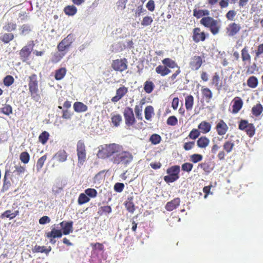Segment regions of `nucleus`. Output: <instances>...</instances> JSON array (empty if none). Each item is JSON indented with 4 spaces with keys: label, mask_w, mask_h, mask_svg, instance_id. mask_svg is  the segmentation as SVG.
<instances>
[{
    "label": "nucleus",
    "mask_w": 263,
    "mask_h": 263,
    "mask_svg": "<svg viewBox=\"0 0 263 263\" xmlns=\"http://www.w3.org/2000/svg\"><path fill=\"white\" fill-rule=\"evenodd\" d=\"M15 170L13 172V173H16L17 175L23 174L25 171V167L21 166L20 164H16L14 166Z\"/></svg>",
    "instance_id": "nucleus-51"
},
{
    "label": "nucleus",
    "mask_w": 263,
    "mask_h": 263,
    "mask_svg": "<svg viewBox=\"0 0 263 263\" xmlns=\"http://www.w3.org/2000/svg\"><path fill=\"white\" fill-rule=\"evenodd\" d=\"M16 25L15 24H13L12 23H8L7 25H6L4 27V29L7 31H11L15 29Z\"/></svg>",
    "instance_id": "nucleus-60"
},
{
    "label": "nucleus",
    "mask_w": 263,
    "mask_h": 263,
    "mask_svg": "<svg viewBox=\"0 0 263 263\" xmlns=\"http://www.w3.org/2000/svg\"><path fill=\"white\" fill-rule=\"evenodd\" d=\"M14 38V35L11 33H5L1 36V40L5 43H8Z\"/></svg>",
    "instance_id": "nucleus-39"
},
{
    "label": "nucleus",
    "mask_w": 263,
    "mask_h": 263,
    "mask_svg": "<svg viewBox=\"0 0 263 263\" xmlns=\"http://www.w3.org/2000/svg\"><path fill=\"white\" fill-rule=\"evenodd\" d=\"M90 200L89 198L87 196L85 193H81L80 194L78 198V202L79 204L82 205L86 202H88Z\"/></svg>",
    "instance_id": "nucleus-37"
},
{
    "label": "nucleus",
    "mask_w": 263,
    "mask_h": 263,
    "mask_svg": "<svg viewBox=\"0 0 263 263\" xmlns=\"http://www.w3.org/2000/svg\"><path fill=\"white\" fill-rule=\"evenodd\" d=\"M10 172L8 170L6 171L5 176H4V184L2 187V191L4 192L8 190L9 187L11 185V183L9 180H7V176L9 175Z\"/></svg>",
    "instance_id": "nucleus-28"
},
{
    "label": "nucleus",
    "mask_w": 263,
    "mask_h": 263,
    "mask_svg": "<svg viewBox=\"0 0 263 263\" xmlns=\"http://www.w3.org/2000/svg\"><path fill=\"white\" fill-rule=\"evenodd\" d=\"M240 29L241 27L239 24L232 23L229 25L227 32L229 36H234L240 31Z\"/></svg>",
    "instance_id": "nucleus-10"
},
{
    "label": "nucleus",
    "mask_w": 263,
    "mask_h": 263,
    "mask_svg": "<svg viewBox=\"0 0 263 263\" xmlns=\"http://www.w3.org/2000/svg\"><path fill=\"white\" fill-rule=\"evenodd\" d=\"M74 110L78 112H84L87 110V106L82 102H75L73 104Z\"/></svg>",
    "instance_id": "nucleus-23"
},
{
    "label": "nucleus",
    "mask_w": 263,
    "mask_h": 263,
    "mask_svg": "<svg viewBox=\"0 0 263 263\" xmlns=\"http://www.w3.org/2000/svg\"><path fill=\"white\" fill-rule=\"evenodd\" d=\"M73 41V36L69 34L60 42L69 48Z\"/></svg>",
    "instance_id": "nucleus-38"
},
{
    "label": "nucleus",
    "mask_w": 263,
    "mask_h": 263,
    "mask_svg": "<svg viewBox=\"0 0 263 263\" xmlns=\"http://www.w3.org/2000/svg\"><path fill=\"white\" fill-rule=\"evenodd\" d=\"M163 64L167 68H174L178 67L177 63L173 60L170 58H165L162 61Z\"/></svg>",
    "instance_id": "nucleus-24"
},
{
    "label": "nucleus",
    "mask_w": 263,
    "mask_h": 263,
    "mask_svg": "<svg viewBox=\"0 0 263 263\" xmlns=\"http://www.w3.org/2000/svg\"><path fill=\"white\" fill-rule=\"evenodd\" d=\"M202 63V60L200 57L195 56L194 57L190 63V65L192 69L198 70Z\"/></svg>",
    "instance_id": "nucleus-13"
},
{
    "label": "nucleus",
    "mask_w": 263,
    "mask_h": 263,
    "mask_svg": "<svg viewBox=\"0 0 263 263\" xmlns=\"http://www.w3.org/2000/svg\"><path fill=\"white\" fill-rule=\"evenodd\" d=\"M258 83V79L256 77L251 76L250 77L248 81L247 84L248 85L252 88H254L257 87Z\"/></svg>",
    "instance_id": "nucleus-33"
},
{
    "label": "nucleus",
    "mask_w": 263,
    "mask_h": 263,
    "mask_svg": "<svg viewBox=\"0 0 263 263\" xmlns=\"http://www.w3.org/2000/svg\"><path fill=\"white\" fill-rule=\"evenodd\" d=\"M14 81V80L12 76L8 75L4 78L3 82L5 86H10L13 83Z\"/></svg>",
    "instance_id": "nucleus-45"
},
{
    "label": "nucleus",
    "mask_w": 263,
    "mask_h": 263,
    "mask_svg": "<svg viewBox=\"0 0 263 263\" xmlns=\"http://www.w3.org/2000/svg\"><path fill=\"white\" fill-rule=\"evenodd\" d=\"M262 106L259 103L254 106L252 109V114L255 116H258L262 111Z\"/></svg>",
    "instance_id": "nucleus-36"
},
{
    "label": "nucleus",
    "mask_w": 263,
    "mask_h": 263,
    "mask_svg": "<svg viewBox=\"0 0 263 263\" xmlns=\"http://www.w3.org/2000/svg\"><path fill=\"white\" fill-rule=\"evenodd\" d=\"M2 112L6 115H9L12 113V108L10 105L6 104L2 108Z\"/></svg>",
    "instance_id": "nucleus-54"
},
{
    "label": "nucleus",
    "mask_w": 263,
    "mask_h": 263,
    "mask_svg": "<svg viewBox=\"0 0 263 263\" xmlns=\"http://www.w3.org/2000/svg\"><path fill=\"white\" fill-rule=\"evenodd\" d=\"M65 55V52H60L59 51L55 52L51 58L52 62L54 63L59 62Z\"/></svg>",
    "instance_id": "nucleus-30"
},
{
    "label": "nucleus",
    "mask_w": 263,
    "mask_h": 263,
    "mask_svg": "<svg viewBox=\"0 0 263 263\" xmlns=\"http://www.w3.org/2000/svg\"><path fill=\"white\" fill-rule=\"evenodd\" d=\"M34 44L33 42H31L27 44V45L24 46L22 50L20 51V54L23 62L26 61L31 51L33 50Z\"/></svg>",
    "instance_id": "nucleus-6"
},
{
    "label": "nucleus",
    "mask_w": 263,
    "mask_h": 263,
    "mask_svg": "<svg viewBox=\"0 0 263 263\" xmlns=\"http://www.w3.org/2000/svg\"><path fill=\"white\" fill-rule=\"evenodd\" d=\"M198 128L201 130V132L206 134L210 131L211 125L209 122L204 121L198 125Z\"/></svg>",
    "instance_id": "nucleus-18"
},
{
    "label": "nucleus",
    "mask_w": 263,
    "mask_h": 263,
    "mask_svg": "<svg viewBox=\"0 0 263 263\" xmlns=\"http://www.w3.org/2000/svg\"><path fill=\"white\" fill-rule=\"evenodd\" d=\"M243 105L242 100L239 98H237L234 100V104L233 105V111L234 114L237 113L241 108Z\"/></svg>",
    "instance_id": "nucleus-17"
},
{
    "label": "nucleus",
    "mask_w": 263,
    "mask_h": 263,
    "mask_svg": "<svg viewBox=\"0 0 263 263\" xmlns=\"http://www.w3.org/2000/svg\"><path fill=\"white\" fill-rule=\"evenodd\" d=\"M20 159L23 163L26 164L29 161L30 156L28 152H24L21 154Z\"/></svg>",
    "instance_id": "nucleus-43"
},
{
    "label": "nucleus",
    "mask_w": 263,
    "mask_h": 263,
    "mask_svg": "<svg viewBox=\"0 0 263 263\" xmlns=\"http://www.w3.org/2000/svg\"><path fill=\"white\" fill-rule=\"evenodd\" d=\"M202 94L205 98V100L207 103L210 102L211 99L212 98L213 93L211 90L208 88H202Z\"/></svg>",
    "instance_id": "nucleus-27"
},
{
    "label": "nucleus",
    "mask_w": 263,
    "mask_h": 263,
    "mask_svg": "<svg viewBox=\"0 0 263 263\" xmlns=\"http://www.w3.org/2000/svg\"><path fill=\"white\" fill-rule=\"evenodd\" d=\"M156 72L164 77L170 73L171 71L164 65H159L156 68Z\"/></svg>",
    "instance_id": "nucleus-20"
},
{
    "label": "nucleus",
    "mask_w": 263,
    "mask_h": 263,
    "mask_svg": "<svg viewBox=\"0 0 263 263\" xmlns=\"http://www.w3.org/2000/svg\"><path fill=\"white\" fill-rule=\"evenodd\" d=\"M124 187V184L123 183H116L114 185V190L116 192L120 193Z\"/></svg>",
    "instance_id": "nucleus-62"
},
{
    "label": "nucleus",
    "mask_w": 263,
    "mask_h": 263,
    "mask_svg": "<svg viewBox=\"0 0 263 263\" xmlns=\"http://www.w3.org/2000/svg\"><path fill=\"white\" fill-rule=\"evenodd\" d=\"M241 58L243 62L250 61L251 55L249 53L248 48L245 47L241 50Z\"/></svg>",
    "instance_id": "nucleus-29"
},
{
    "label": "nucleus",
    "mask_w": 263,
    "mask_h": 263,
    "mask_svg": "<svg viewBox=\"0 0 263 263\" xmlns=\"http://www.w3.org/2000/svg\"><path fill=\"white\" fill-rule=\"evenodd\" d=\"M153 19L152 17L146 16L143 17V20L142 21L141 24L143 26H147L153 23Z\"/></svg>",
    "instance_id": "nucleus-47"
},
{
    "label": "nucleus",
    "mask_w": 263,
    "mask_h": 263,
    "mask_svg": "<svg viewBox=\"0 0 263 263\" xmlns=\"http://www.w3.org/2000/svg\"><path fill=\"white\" fill-rule=\"evenodd\" d=\"M77 11V8L73 6H67L64 8V12L66 14L68 15H74Z\"/></svg>",
    "instance_id": "nucleus-32"
},
{
    "label": "nucleus",
    "mask_w": 263,
    "mask_h": 263,
    "mask_svg": "<svg viewBox=\"0 0 263 263\" xmlns=\"http://www.w3.org/2000/svg\"><path fill=\"white\" fill-rule=\"evenodd\" d=\"M37 76L35 74H32L29 77V89H37L38 88V82L37 80Z\"/></svg>",
    "instance_id": "nucleus-15"
},
{
    "label": "nucleus",
    "mask_w": 263,
    "mask_h": 263,
    "mask_svg": "<svg viewBox=\"0 0 263 263\" xmlns=\"http://www.w3.org/2000/svg\"><path fill=\"white\" fill-rule=\"evenodd\" d=\"M245 131L249 137H253L255 134V127L253 124L250 123L245 129Z\"/></svg>",
    "instance_id": "nucleus-44"
},
{
    "label": "nucleus",
    "mask_w": 263,
    "mask_h": 263,
    "mask_svg": "<svg viewBox=\"0 0 263 263\" xmlns=\"http://www.w3.org/2000/svg\"><path fill=\"white\" fill-rule=\"evenodd\" d=\"M111 121L115 126H118L122 121V117L120 115H114L111 118Z\"/></svg>",
    "instance_id": "nucleus-46"
},
{
    "label": "nucleus",
    "mask_w": 263,
    "mask_h": 263,
    "mask_svg": "<svg viewBox=\"0 0 263 263\" xmlns=\"http://www.w3.org/2000/svg\"><path fill=\"white\" fill-rule=\"evenodd\" d=\"M77 152L78 157V165L80 166L84 164L86 159L85 146L81 140L79 141L77 143Z\"/></svg>",
    "instance_id": "nucleus-3"
},
{
    "label": "nucleus",
    "mask_w": 263,
    "mask_h": 263,
    "mask_svg": "<svg viewBox=\"0 0 263 263\" xmlns=\"http://www.w3.org/2000/svg\"><path fill=\"white\" fill-rule=\"evenodd\" d=\"M210 143V140L205 136L201 137L197 141V146L201 148H205Z\"/></svg>",
    "instance_id": "nucleus-19"
},
{
    "label": "nucleus",
    "mask_w": 263,
    "mask_h": 263,
    "mask_svg": "<svg viewBox=\"0 0 263 263\" xmlns=\"http://www.w3.org/2000/svg\"><path fill=\"white\" fill-rule=\"evenodd\" d=\"M66 69L65 68H61L56 71L55 79L57 80H62L65 76Z\"/></svg>",
    "instance_id": "nucleus-31"
},
{
    "label": "nucleus",
    "mask_w": 263,
    "mask_h": 263,
    "mask_svg": "<svg viewBox=\"0 0 263 263\" xmlns=\"http://www.w3.org/2000/svg\"><path fill=\"white\" fill-rule=\"evenodd\" d=\"M154 111L153 107L152 106H147L144 110L145 118L146 120H149L152 118V114Z\"/></svg>",
    "instance_id": "nucleus-40"
},
{
    "label": "nucleus",
    "mask_w": 263,
    "mask_h": 263,
    "mask_svg": "<svg viewBox=\"0 0 263 263\" xmlns=\"http://www.w3.org/2000/svg\"><path fill=\"white\" fill-rule=\"evenodd\" d=\"M51 248L50 247H49L48 248H46L44 246H40L36 245L33 249L32 251L34 253H45L46 255H47L49 252H50Z\"/></svg>",
    "instance_id": "nucleus-22"
},
{
    "label": "nucleus",
    "mask_w": 263,
    "mask_h": 263,
    "mask_svg": "<svg viewBox=\"0 0 263 263\" xmlns=\"http://www.w3.org/2000/svg\"><path fill=\"white\" fill-rule=\"evenodd\" d=\"M47 159L46 155H44L41 157L37 161L36 167L37 172H39L43 167L45 160Z\"/></svg>",
    "instance_id": "nucleus-42"
},
{
    "label": "nucleus",
    "mask_w": 263,
    "mask_h": 263,
    "mask_svg": "<svg viewBox=\"0 0 263 263\" xmlns=\"http://www.w3.org/2000/svg\"><path fill=\"white\" fill-rule=\"evenodd\" d=\"M85 193L89 197L95 198L97 195V192L94 189L89 188L85 191Z\"/></svg>",
    "instance_id": "nucleus-48"
},
{
    "label": "nucleus",
    "mask_w": 263,
    "mask_h": 263,
    "mask_svg": "<svg viewBox=\"0 0 263 263\" xmlns=\"http://www.w3.org/2000/svg\"><path fill=\"white\" fill-rule=\"evenodd\" d=\"M180 202L179 198H175L171 201L168 202L165 205L166 210L168 211H173L179 205Z\"/></svg>",
    "instance_id": "nucleus-14"
},
{
    "label": "nucleus",
    "mask_w": 263,
    "mask_h": 263,
    "mask_svg": "<svg viewBox=\"0 0 263 263\" xmlns=\"http://www.w3.org/2000/svg\"><path fill=\"white\" fill-rule=\"evenodd\" d=\"M155 85L152 81H146L144 83V89L146 92L149 93L152 92Z\"/></svg>",
    "instance_id": "nucleus-35"
},
{
    "label": "nucleus",
    "mask_w": 263,
    "mask_h": 263,
    "mask_svg": "<svg viewBox=\"0 0 263 263\" xmlns=\"http://www.w3.org/2000/svg\"><path fill=\"white\" fill-rule=\"evenodd\" d=\"M68 155L64 150H60L53 156V159L59 162H64L67 160Z\"/></svg>",
    "instance_id": "nucleus-12"
},
{
    "label": "nucleus",
    "mask_w": 263,
    "mask_h": 263,
    "mask_svg": "<svg viewBox=\"0 0 263 263\" xmlns=\"http://www.w3.org/2000/svg\"><path fill=\"white\" fill-rule=\"evenodd\" d=\"M234 146V144L230 141H227L223 144V149H224L228 153H230Z\"/></svg>",
    "instance_id": "nucleus-50"
},
{
    "label": "nucleus",
    "mask_w": 263,
    "mask_h": 263,
    "mask_svg": "<svg viewBox=\"0 0 263 263\" xmlns=\"http://www.w3.org/2000/svg\"><path fill=\"white\" fill-rule=\"evenodd\" d=\"M123 114L125 124L128 126L132 125L135 122L133 109L130 107H126L124 109Z\"/></svg>",
    "instance_id": "nucleus-5"
},
{
    "label": "nucleus",
    "mask_w": 263,
    "mask_h": 263,
    "mask_svg": "<svg viewBox=\"0 0 263 263\" xmlns=\"http://www.w3.org/2000/svg\"><path fill=\"white\" fill-rule=\"evenodd\" d=\"M193 165L190 163H184L181 166L182 171L184 172H190L192 170Z\"/></svg>",
    "instance_id": "nucleus-55"
},
{
    "label": "nucleus",
    "mask_w": 263,
    "mask_h": 263,
    "mask_svg": "<svg viewBox=\"0 0 263 263\" xmlns=\"http://www.w3.org/2000/svg\"><path fill=\"white\" fill-rule=\"evenodd\" d=\"M178 122L177 118L172 116L170 117L167 120V124L170 125L174 126L177 124Z\"/></svg>",
    "instance_id": "nucleus-58"
},
{
    "label": "nucleus",
    "mask_w": 263,
    "mask_h": 263,
    "mask_svg": "<svg viewBox=\"0 0 263 263\" xmlns=\"http://www.w3.org/2000/svg\"><path fill=\"white\" fill-rule=\"evenodd\" d=\"M216 128L218 135H223L227 133L228 126L222 120H220L217 124Z\"/></svg>",
    "instance_id": "nucleus-11"
},
{
    "label": "nucleus",
    "mask_w": 263,
    "mask_h": 263,
    "mask_svg": "<svg viewBox=\"0 0 263 263\" xmlns=\"http://www.w3.org/2000/svg\"><path fill=\"white\" fill-rule=\"evenodd\" d=\"M125 206L129 212L133 213L135 210V205L132 202H127L125 203Z\"/></svg>",
    "instance_id": "nucleus-63"
},
{
    "label": "nucleus",
    "mask_w": 263,
    "mask_h": 263,
    "mask_svg": "<svg viewBox=\"0 0 263 263\" xmlns=\"http://www.w3.org/2000/svg\"><path fill=\"white\" fill-rule=\"evenodd\" d=\"M202 156L200 154H195L191 156V161L194 163H197L202 159Z\"/></svg>",
    "instance_id": "nucleus-56"
},
{
    "label": "nucleus",
    "mask_w": 263,
    "mask_h": 263,
    "mask_svg": "<svg viewBox=\"0 0 263 263\" xmlns=\"http://www.w3.org/2000/svg\"><path fill=\"white\" fill-rule=\"evenodd\" d=\"M61 228L63 230V233L64 235H68L71 233L73 231L72 229V221L64 222L62 221L60 223Z\"/></svg>",
    "instance_id": "nucleus-9"
},
{
    "label": "nucleus",
    "mask_w": 263,
    "mask_h": 263,
    "mask_svg": "<svg viewBox=\"0 0 263 263\" xmlns=\"http://www.w3.org/2000/svg\"><path fill=\"white\" fill-rule=\"evenodd\" d=\"M200 131H199L197 129H193L191 131L189 135V137H190V139L195 140L200 136Z\"/></svg>",
    "instance_id": "nucleus-52"
},
{
    "label": "nucleus",
    "mask_w": 263,
    "mask_h": 263,
    "mask_svg": "<svg viewBox=\"0 0 263 263\" xmlns=\"http://www.w3.org/2000/svg\"><path fill=\"white\" fill-rule=\"evenodd\" d=\"M194 16L197 18H200L203 16H208L210 14V11L208 10H197L195 9L193 10Z\"/></svg>",
    "instance_id": "nucleus-26"
},
{
    "label": "nucleus",
    "mask_w": 263,
    "mask_h": 263,
    "mask_svg": "<svg viewBox=\"0 0 263 263\" xmlns=\"http://www.w3.org/2000/svg\"><path fill=\"white\" fill-rule=\"evenodd\" d=\"M236 15V12L234 10L229 11L226 15L227 18L230 21H233Z\"/></svg>",
    "instance_id": "nucleus-61"
},
{
    "label": "nucleus",
    "mask_w": 263,
    "mask_h": 263,
    "mask_svg": "<svg viewBox=\"0 0 263 263\" xmlns=\"http://www.w3.org/2000/svg\"><path fill=\"white\" fill-rule=\"evenodd\" d=\"M128 91V89L125 86H122L118 89L116 91V95L112 97L111 101L117 102L119 101Z\"/></svg>",
    "instance_id": "nucleus-8"
},
{
    "label": "nucleus",
    "mask_w": 263,
    "mask_h": 263,
    "mask_svg": "<svg viewBox=\"0 0 263 263\" xmlns=\"http://www.w3.org/2000/svg\"><path fill=\"white\" fill-rule=\"evenodd\" d=\"M180 171V166L179 165H174L168 168L166 170V173L168 175L172 176L176 178L179 179V174Z\"/></svg>",
    "instance_id": "nucleus-16"
},
{
    "label": "nucleus",
    "mask_w": 263,
    "mask_h": 263,
    "mask_svg": "<svg viewBox=\"0 0 263 263\" xmlns=\"http://www.w3.org/2000/svg\"><path fill=\"white\" fill-rule=\"evenodd\" d=\"M62 236V231L57 230L55 228H52L51 231L47 234V237L48 238H60Z\"/></svg>",
    "instance_id": "nucleus-21"
},
{
    "label": "nucleus",
    "mask_w": 263,
    "mask_h": 263,
    "mask_svg": "<svg viewBox=\"0 0 263 263\" xmlns=\"http://www.w3.org/2000/svg\"><path fill=\"white\" fill-rule=\"evenodd\" d=\"M194 103V98L192 95H189L185 98V106L188 110H191Z\"/></svg>",
    "instance_id": "nucleus-25"
},
{
    "label": "nucleus",
    "mask_w": 263,
    "mask_h": 263,
    "mask_svg": "<svg viewBox=\"0 0 263 263\" xmlns=\"http://www.w3.org/2000/svg\"><path fill=\"white\" fill-rule=\"evenodd\" d=\"M49 133L46 131L43 132L39 136V140L42 144H44L49 138Z\"/></svg>",
    "instance_id": "nucleus-49"
},
{
    "label": "nucleus",
    "mask_w": 263,
    "mask_h": 263,
    "mask_svg": "<svg viewBox=\"0 0 263 263\" xmlns=\"http://www.w3.org/2000/svg\"><path fill=\"white\" fill-rule=\"evenodd\" d=\"M29 92L32 99H33L36 102L40 101L41 97L39 93V89L29 90Z\"/></svg>",
    "instance_id": "nucleus-34"
},
{
    "label": "nucleus",
    "mask_w": 263,
    "mask_h": 263,
    "mask_svg": "<svg viewBox=\"0 0 263 263\" xmlns=\"http://www.w3.org/2000/svg\"><path fill=\"white\" fill-rule=\"evenodd\" d=\"M103 153V158H109L115 164L127 166L133 159V156L130 152L123 150V147L116 143L106 144L99 151L98 155Z\"/></svg>",
    "instance_id": "nucleus-1"
},
{
    "label": "nucleus",
    "mask_w": 263,
    "mask_h": 263,
    "mask_svg": "<svg viewBox=\"0 0 263 263\" xmlns=\"http://www.w3.org/2000/svg\"><path fill=\"white\" fill-rule=\"evenodd\" d=\"M57 49L58 51L60 52H65V53L67 52L69 47L64 45L61 42H60L57 46Z\"/></svg>",
    "instance_id": "nucleus-57"
},
{
    "label": "nucleus",
    "mask_w": 263,
    "mask_h": 263,
    "mask_svg": "<svg viewBox=\"0 0 263 263\" xmlns=\"http://www.w3.org/2000/svg\"><path fill=\"white\" fill-rule=\"evenodd\" d=\"M161 140V138L160 136L156 134H153L149 138V141L154 145L159 144Z\"/></svg>",
    "instance_id": "nucleus-41"
},
{
    "label": "nucleus",
    "mask_w": 263,
    "mask_h": 263,
    "mask_svg": "<svg viewBox=\"0 0 263 263\" xmlns=\"http://www.w3.org/2000/svg\"><path fill=\"white\" fill-rule=\"evenodd\" d=\"M205 39V34L204 32H201L200 29L195 28L193 30V40L196 43L200 41H204Z\"/></svg>",
    "instance_id": "nucleus-7"
},
{
    "label": "nucleus",
    "mask_w": 263,
    "mask_h": 263,
    "mask_svg": "<svg viewBox=\"0 0 263 263\" xmlns=\"http://www.w3.org/2000/svg\"><path fill=\"white\" fill-rule=\"evenodd\" d=\"M20 29L22 31V34L26 35L31 31V27L28 25H23Z\"/></svg>",
    "instance_id": "nucleus-59"
},
{
    "label": "nucleus",
    "mask_w": 263,
    "mask_h": 263,
    "mask_svg": "<svg viewBox=\"0 0 263 263\" xmlns=\"http://www.w3.org/2000/svg\"><path fill=\"white\" fill-rule=\"evenodd\" d=\"M127 61L126 59H118L113 61L112 67L116 71H123L127 69Z\"/></svg>",
    "instance_id": "nucleus-4"
},
{
    "label": "nucleus",
    "mask_w": 263,
    "mask_h": 263,
    "mask_svg": "<svg viewBox=\"0 0 263 263\" xmlns=\"http://www.w3.org/2000/svg\"><path fill=\"white\" fill-rule=\"evenodd\" d=\"M200 23L205 27L210 28L211 32L214 35L218 33L219 26L218 24V21L214 20L213 17L209 16L203 17L200 20Z\"/></svg>",
    "instance_id": "nucleus-2"
},
{
    "label": "nucleus",
    "mask_w": 263,
    "mask_h": 263,
    "mask_svg": "<svg viewBox=\"0 0 263 263\" xmlns=\"http://www.w3.org/2000/svg\"><path fill=\"white\" fill-rule=\"evenodd\" d=\"M1 217L2 218H8L10 219H12L14 218L13 213H11L10 210H7L4 213H3Z\"/></svg>",
    "instance_id": "nucleus-64"
},
{
    "label": "nucleus",
    "mask_w": 263,
    "mask_h": 263,
    "mask_svg": "<svg viewBox=\"0 0 263 263\" xmlns=\"http://www.w3.org/2000/svg\"><path fill=\"white\" fill-rule=\"evenodd\" d=\"M142 105H136L135 108V112L136 116V117L140 120L142 119Z\"/></svg>",
    "instance_id": "nucleus-53"
}]
</instances>
